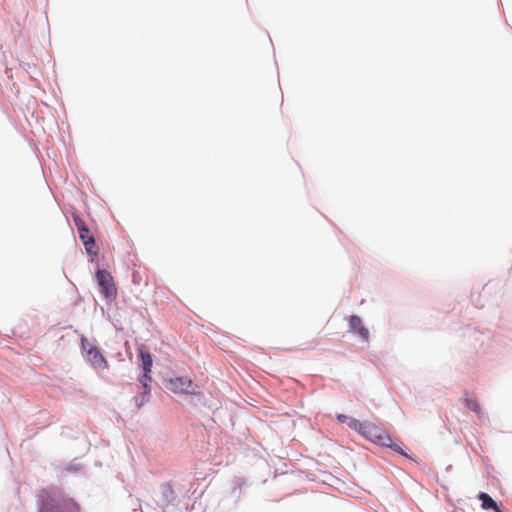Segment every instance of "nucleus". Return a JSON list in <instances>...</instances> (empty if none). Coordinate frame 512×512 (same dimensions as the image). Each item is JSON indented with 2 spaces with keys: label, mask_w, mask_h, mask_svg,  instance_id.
<instances>
[{
  "label": "nucleus",
  "mask_w": 512,
  "mask_h": 512,
  "mask_svg": "<svg viewBox=\"0 0 512 512\" xmlns=\"http://www.w3.org/2000/svg\"><path fill=\"white\" fill-rule=\"evenodd\" d=\"M465 406L474 411L475 413L479 414L481 409H480V406L478 404V402L474 399H470V398H465Z\"/></svg>",
  "instance_id": "11"
},
{
  "label": "nucleus",
  "mask_w": 512,
  "mask_h": 512,
  "mask_svg": "<svg viewBox=\"0 0 512 512\" xmlns=\"http://www.w3.org/2000/svg\"><path fill=\"white\" fill-rule=\"evenodd\" d=\"M349 427L356 430L363 437L379 445H390L391 437L380 427L371 422H360L351 419Z\"/></svg>",
  "instance_id": "1"
},
{
  "label": "nucleus",
  "mask_w": 512,
  "mask_h": 512,
  "mask_svg": "<svg viewBox=\"0 0 512 512\" xmlns=\"http://www.w3.org/2000/svg\"><path fill=\"white\" fill-rule=\"evenodd\" d=\"M385 447H390L391 449H393L395 452L401 454V455H404V456H407L404 451L402 450V448L400 447L399 444H394L393 441L391 440V444L390 445H384Z\"/></svg>",
  "instance_id": "12"
},
{
  "label": "nucleus",
  "mask_w": 512,
  "mask_h": 512,
  "mask_svg": "<svg viewBox=\"0 0 512 512\" xmlns=\"http://www.w3.org/2000/svg\"><path fill=\"white\" fill-rule=\"evenodd\" d=\"M151 380H152V378H151L150 373H146V372L144 371V373H143L142 377L139 379V381H140L141 385H142V386H143V388H144V396H143V398H142L141 402H139V403L137 402L138 407H141V406H142L143 402H144V401H146V399H145V398H146V396H147V395H149V393H150L149 382H150Z\"/></svg>",
  "instance_id": "10"
},
{
  "label": "nucleus",
  "mask_w": 512,
  "mask_h": 512,
  "mask_svg": "<svg viewBox=\"0 0 512 512\" xmlns=\"http://www.w3.org/2000/svg\"><path fill=\"white\" fill-rule=\"evenodd\" d=\"M139 357H140V360L142 363L143 371H145L146 373H151L153 359H152V355L150 354V352L147 350H144V349H140Z\"/></svg>",
  "instance_id": "9"
},
{
  "label": "nucleus",
  "mask_w": 512,
  "mask_h": 512,
  "mask_svg": "<svg viewBox=\"0 0 512 512\" xmlns=\"http://www.w3.org/2000/svg\"><path fill=\"white\" fill-rule=\"evenodd\" d=\"M82 349L86 352L88 362L95 368L104 370L108 367V362L99 351V349L91 344L86 338L81 339Z\"/></svg>",
  "instance_id": "5"
},
{
  "label": "nucleus",
  "mask_w": 512,
  "mask_h": 512,
  "mask_svg": "<svg viewBox=\"0 0 512 512\" xmlns=\"http://www.w3.org/2000/svg\"><path fill=\"white\" fill-rule=\"evenodd\" d=\"M337 419L340 423H347L349 425V422L352 418H349L348 416L344 414H338Z\"/></svg>",
  "instance_id": "13"
},
{
  "label": "nucleus",
  "mask_w": 512,
  "mask_h": 512,
  "mask_svg": "<svg viewBox=\"0 0 512 512\" xmlns=\"http://www.w3.org/2000/svg\"><path fill=\"white\" fill-rule=\"evenodd\" d=\"M166 388L174 394L200 395L199 386L186 376L169 378L165 381Z\"/></svg>",
  "instance_id": "3"
},
{
  "label": "nucleus",
  "mask_w": 512,
  "mask_h": 512,
  "mask_svg": "<svg viewBox=\"0 0 512 512\" xmlns=\"http://www.w3.org/2000/svg\"><path fill=\"white\" fill-rule=\"evenodd\" d=\"M96 278L103 296L106 299L115 298L117 294V289L112 275L107 270L99 269L96 272Z\"/></svg>",
  "instance_id": "6"
},
{
  "label": "nucleus",
  "mask_w": 512,
  "mask_h": 512,
  "mask_svg": "<svg viewBox=\"0 0 512 512\" xmlns=\"http://www.w3.org/2000/svg\"><path fill=\"white\" fill-rule=\"evenodd\" d=\"M64 510H79V505L69 498H57L48 491L39 496V512H62Z\"/></svg>",
  "instance_id": "2"
},
{
  "label": "nucleus",
  "mask_w": 512,
  "mask_h": 512,
  "mask_svg": "<svg viewBox=\"0 0 512 512\" xmlns=\"http://www.w3.org/2000/svg\"><path fill=\"white\" fill-rule=\"evenodd\" d=\"M62 512H80V509L79 510H75V511H72V510H64Z\"/></svg>",
  "instance_id": "14"
},
{
  "label": "nucleus",
  "mask_w": 512,
  "mask_h": 512,
  "mask_svg": "<svg viewBox=\"0 0 512 512\" xmlns=\"http://www.w3.org/2000/svg\"><path fill=\"white\" fill-rule=\"evenodd\" d=\"M350 331L357 334L362 341L368 342L369 330L362 324L360 317L353 315L349 320Z\"/></svg>",
  "instance_id": "7"
},
{
  "label": "nucleus",
  "mask_w": 512,
  "mask_h": 512,
  "mask_svg": "<svg viewBox=\"0 0 512 512\" xmlns=\"http://www.w3.org/2000/svg\"><path fill=\"white\" fill-rule=\"evenodd\" d=\"M73 221L78 231L79 238L85 246L87 253L90 255H96L97 252L95 250V238L93 233L86 225L85 221L75 214L73 215Z\"/></svg>",
  "instance_id": "4"
},
{
  "label": "nucleus",
  "mask_w": 512,
  "mask_h": 512,
  "mask_svg": "<svg viewBox=\"0 0 512 512\" xmlns=\"http://www.w3.org/2000/svg\"><path fill=\"white\" fill-rule=\"evenodd\" d=\"M478 499L481 501L483 509H493L495 512H502L497 503L487 493L481 492L478 495Z\"/></svg>",
  "instance_id": "8"
}]
</instances>
